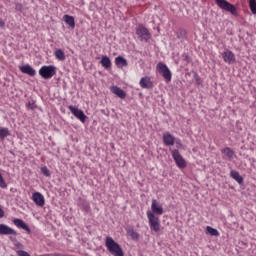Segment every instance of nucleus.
<instances>
[{"label": "nucleus", "mask_w": 256, "mask_h": 256, "mask_svg": "<svg viewBox=\"0 0 256 256\" xmlns=\"http://www.w3.org/2000/svg\"><path fill=\"white\" fill-rule=\"evenodd\" d=\"M175 137H173V135H171V133L166 132L163 134V141L164 144H166L168 147H171L173 145H175Z\"/></svg>", "instance_id": "nucleus-14"}, {"label": "nucleus", "mask_w": 256, "mask_h": 256, "mask_svg": "<svg viewBox=\"0 0 256 256\" xmlns=\"http://www.w3.org/2000/svg\"><path fill=\"white\" fill-rule=\"evenodd\" d=\"M206 231L209 235H212V237H219V231L211 226H207Z\"/></svg>", "instance_id": "nucleus-25"}, {"label": "nucleus", "mask_w": 256, "mask_h": 256, "mask_svg": "<svg viewBox=\"0 0 256 256\" xmlns=\"http://www.w3.org/2000/svg\"><path fill=\"white\" fill-rule=\"evenodd\" d=\"M174 144H176V147H177L178 149H181V147H183V144L181 143V140H179V139H177V138H175Z\"/></svg>", "instance_id": "nucleus-31"}, {"label": "nucleus", "mask_w": 256, "mask_h": 256, "mask_svg": "<svg viewBox=\"0 0 256 256\" xmlns=\"http://www.w3.org/2000/svg\"><path fill=\"white\" fill-rule=\"evenodd\" d=\"M100 64L102 67H104V69H111V59L109 56H102Z\"/></svg>", "instance_id": "nucleus-20"}, {"label": "nucleus", "mask_w": 256, "mask_h": 256, "mask_svg": "<svg viewBox=\"0 0 256 256\" xmlns=\"http://www.w3.org/2000/svg\"><path fill=\"white\" fill-rule=\"evenodd\" d=\"M32 201L38 206V207H43L45 205V196L41 194V192H35L32 195Z\"/></svg>", "instance_id": "nucleus-9"}, {"label": "nucleus", "mask_w": 256, "mask_h": 256, "mask_svg": "<svg viewBox=\"0 0 256 256\" xmlns=\"http://www.w3.org/2000/svg\"><path fill=\"white\" fill-rule=\"evenodd\" d=\"M63 21L70 27V29H75V18L70 15H64Z\"/></svg>", "instance_id": "nucleus-17"}, {"label": "nucleus", "mask_w": 256, "mask_h": 256, "mask_svg": "<svg viewBox=\"0 0 256 256\" xmlns=\"http://www.w3.org/2000/svg\"><path fill=\"white\" fill-rule=\"evenodd\" d=\"M54 55L58 61H65V52L63 50L58 49L54 52Z\"/></svg>", "instance_id": "nucleus-23"}, {"label": "nucleus", "mask_w": 256, "mask_h": 256, "mask_svg": "<svg viewBox=\"0 0 256 256\" xmlns=\"http://www.w3.org/2000/svg\"><path fill=\"white\" fill-rule=\"evenodd\" d=\"M0 235H17V232L6 224H0Z\"/></svg>", "instance_id": "nucleus-13"}, {"label": "nucleus", "mask_w": 256, "mask_h": 256, "mask_svg": "<svg viewBox=\"0 0 256 256\" xmlns=\"http://www.w3.org/2000/svg\"><path fill=\"white\" fill-rule=\"evenodd\" d=\"M13 223L19 229H24V231H27L28 233L31 232V230L29 229V226H27V224H25V222L23 220H21V219H14Z\"/></svg>", "instance_id": "nucleus-16"}, {"label": "nucleus", "mask_w": 256, "mask_h": 256, "mask_svg": "<svg viewBox=\"0 0 256 256\" xmlns=\"http://www.w3.org/2000/svg\"><path fill=\"white\" fill-rule=\"evenodd\" d=\"M222 153L227 157V159H233V155H235V152H233L231 148H224Z\"/></svg>", "instance_id": "nucleus-24"}, {"label": "nucleus", "mask_w": 256, "mask_h": 256, "mask_svg": "<svg viewBox=\"0 0 256 256\" xmlns=\"http://www.w3.org/2000/svg\"><path fill=\"white\" fill-rule=\"evenodd\" d=\"M21 73H24L25 75H29L30 77H35L37 75V71L31 67V65L26 64L24 66L19 67Z\"/></svg>", "instance_id": "nucleus-11"}, {"label": "nucleus", "mask_w": 256, "mask_h": 256, "mask_svg": "<svg viewBox=\"0 0 256 256\" xmlns=\"http://www.w3.org/2000/svg\"><path fill=\"white\" fill-rule=\"evenodd\" d=\"M0 187L1 189H7V183L5 182V179H3V175L0 173Z\"/></svg>", "instance_id": "nucleus-29"}, {"label": "nucleus", "mask_w": 256, "mask_h": 256, "mask_svg": "<svg viewBox=\"0 0 256 256\" xmlns=\"http://www.w3.org/2000/svg\"><path fill=\"white\" fill-rule=\"evenodd\" d=\"M183 58L186 63H189V61H191V58L189 57L188 54H183Z\"/></svg>", "instance_id": "nucleus-33"}, {"label": "nucleus", "mask_w": 256, "mask_h": 256, "mask_svg": "<svg viewBox=\"0 0 256 256\" xmlns=\"http://www.w3.org/2000/svg\"><path fill=\"white\" fill-rule=\"evenodd\" d=\"M193 79L196 81V83H201V77H199V74H197V72L193 73Z\"/></svg>", "instance_id": "nucleus-30"}, {"label": "nucleus", "mask_w": 256, "mask_h": 256, "mask_svg": "<svg viewBox=\"0 0 256 256\" xmlns=\"http://www.w3.org/2000/svg\"><path fill=\"white\" fill-rule=\"evenodd\" d=\"M57 74V67L53 65L42 66L39 70V75L42 79H52Z\"/></svg>", "instance_id": "nucleus-3"}, {"label": "nucleus", "mask_w": 256, "mask_h": 256, "mask_svg": "<svg viewBox=\"0 0 256 256\" xmlns=\"http://www.w3.org/2000/svg\"><path fill=\"white\" fill-rule=\"evenodd\" d=\"M106 247L108 251L111 253V255L114 256H124L123 249L121 246L113 240L111 237L106 238Z\"/></svg>", "instance_id": "nucleus-1"}, {"label": "nucleus", "mask_w": 256, "mask_h": 256, "mask_svg": "<svg viewBox=\"0 0 256 256\" xmlns=\"http://www.w3.org/2000/svg\"><path fill=\"white\" fill-rule=\"evenodd\" d=\"M146 215L148 217L151 231L159 233V231H161V222L159 221V217H157V215L153 214L151 211H147Z\"/></svg>", "instance_id": "nucleus-2"}, {"label": "nucleus", "mask_w": 256, "mask_h": 256, "mask_svg": "<svg viewBox=\"0 0 256 256\" xmlns=\"http://www.w3.org/2000/svg\"><path fill=\"white\" fill-rule=\"evenodd\" d=\"M140 86L143 89H151V87H152L151 80L149 78H142L140 80Z\"/></svg>", "instance_id": "nucleus-21"}, {"label": "nucleus", "mask_w": 256, "mask_h": 256, "mask_svg": "<svg viewBox=\"0 0 256 256\" xmlns=\"http://www.w3.org/2000/svg\"><path fill=\"white\" fill-rule=\"evenodd\" d=\"M156 69L158 73L162 75V77H164L165 81H168V82L171 81V77H172L171 70H169V67H167L165 63L159 62L156 66Z\"/></svg>", "instance_id": "nucleus-5"}, {"label": "nucleus", "mask_w": 256, "mask_h": 256, "mask_svg": "<svg viewBox=\"0 0 256 256\" xmlns=\"http://www.w3.org/2000/svg\"><path fill=\"white\" fill-rule=\"evenodd\" d=\"M136 35H138L141 41H148L149 39H151V33L147 28H145V26H139L136 29Z\"/></svg>", "instance_id": "nucleus-8"}, {"label": "nucleus", "mask_w": 256, "mask_h": 256, "mask_svg": "<svg viewBox=\"0 0 256 256\" xmlns=\"http://www.w3.org/2000/svg\"><path fill=\"white\" fill-rule=\"evenodd\" d=\"M115 63L117 67H127V60L122 56H118L115 58Z\"/></svg>", "instance_id": "nucleus-22"}, {"label": "nucleus", "mask_w": 256, "mask_h": 256, "mask_svg": "<svg viewBox=\"0 0 256 256\" xmlns=\"http://www.w3.org/2000/svg\"><path fill=\"white\" fill-rule=\"evenodd\" d=\"M171 155L179 169H185L187 167V163L183 156H181V153H179V150H171Z\"/></svg>", "instance_id": "nucleus-6"}, {"label": "nucleus", "mask_w": 256, "mask_h": 256, "mask_svg": "<svg viewBox=\"0 0 256 256\" xmlns=\"http://www.w3.org/2000/svg\"><path fill=\"white\" fill-rule=\"evenodd\" d=\"M151 209L153 215H163V206L155 199L152 200Z\"/></svg>", "instance_id": "nucleus-10"}, {"label": "nucleus", "mask_w": 256, "mask_h": 256, "mask_svg": "<svg viewBox=\"0 0 256 256\" xmlns=\"http://www.w3.org/2000/svg\"><path fill=\"white\" fill-rule=\"evenodd\" d=\"M222 59L231 65V63H235V54L231 50H226L222 53Z\"/></svg>", "instance_id": "nucleus-12"}, {"label": "nucleus", "mask_w": 256, "mask_h": 256, "mask_svg": "<svg viewBox=\"0 0 256 256\" xmlns=\"http://www.w3.org/2000/svg\"><path fill=\"white\" fill-rule=\"evenodd\" d=\"M0 27H5V21H3V19L0 18Z\"/></svg>", "instance_id": "nucleus-35"}, {"label": "nucleus", "mask_w": 256, "mask_h": 256, "mask_svg": "<svg viewBox=\"0 0 256 256\" xmlns=\"http://www.w3.org/2000/svg\"><path fill=\"white\" fill-rule=\"evenodd\" d=\"M230 177L234 179V181H236V183H238L239 185H243V176H241L239 172L232 170L230 172Z\"/></svg>", "instance_id": "nucleus-18"}, {"label": "nucleus", "mask_w": 256, "mask_h": 256, "mask_svg": "<svg viewBox=\"0 0 256 256\" xmlns=\"http://www.w3.org/2000/svg\"><path fill=\"white\" fill-rule=\"evenodd\" d=\"M16 9H21V4H17Z\"/></svg>", "instance_id": "nucleus-36"}, {"label": "nucleus", "mask_w": 256, "mask_h": 256, "mask_svg": "<svg viewBox=\"0 0 256 256\" xmlns=\"http://www.w3.org/2000/svg\"><path fill=\"white\" fill-rule=\"evenodd\" d=\"M17 254H18V256H31V255H29V253H27L23 250L18 251Z\"/></svg>", "instance_id": "nucleus-32"}, {"label": "nucleus", "mask_w": 256, "mask_h": 256, "mask_svg": "<svg viewBox=\"0 0 256 256\" xmlns=\"http://www.w3.org/2000/svg\"><path fill=\"white\" fill-rule=\"evenodd\" d=\"M9 129L7 128H0V137L1 139H5V137H9Z\"/></svg>", "instance_id": "nucleus-26"}, {"label": "nucleus", "mask_w": 256, "mask_h": 256, "mask_svg": "<svg viewBox=\"0 0 256 256\" xmlns=\"http://www.w3.org/2000/svg\"><path fill=\"white\" fill-rule=\"evenodd\" d=\"M249 7L253 15H256V0H249Z\"/></svg>", "instance_id": "nucleus-27"}, {"label": "nucleus", "mask_w": 256, "mask_h": 256, "mask_svg": "<svg viewBox=\"0 0 256 256\" xmlns=\"http://www.w3.org/2000/svg\"><path fill=\"white\" fill-rule=\"evenodd\" d=\"M5 216V212L3 211V209L0 208V219L3 218Z\"/></svg>", "instance_id": "nucleus-34"}, {"label": "nucleus", "mask_w": 256, "mask_h": 256, "mask_svg": "<svg viewBox=\"0 0 256 256\" xmlns=\"http://www.w3.org/2000/svg\"><path fill=\"white\" fill-rule=\"evenodd\" d=\"M69 111L76 117V119H79L81 123H85L87 121V115H85V112L83 110H80L79 108L75 106H68Z\"/></svg>", "instance_id": "nucleus-7"}, {"label": "nucleus", "mask_w": 256, "mask_h": 256, "mask_svg": "<svg viewBox=\"0 0 256 256\" xmlns=\"http://www.w3.org/2000/svg\"><path fill=\"white\" fill-rule=\"evenodd\" d=\"M215 2L220 9L227 11L228 13H231V15L237 17V8L235 5L227 2L226 0H215Z\"/></svg>", "instance_id": "nucleus-4"}, {"label": "nucleus", "mask_w": 256, "mask_h": 256, "mask_svg": "<svg viewBox=\"0 0 256 256\" xmlns=\"http://www.w3.org/2000/svg\"><path fill=\"white\" fill-rule=\"evenodd\" d=\"M126 232L127 235H129V237H131V239H133L134 241H137V239H139V233H137L135 229H133V227L128 226L126 228Z\"/></svg>", "instance_id": "nucleus-19"}, {"label": "nucleus", "mask_w": 256, "mask_h": 256, "mask_svg": "<svg viewBox=\"0 0 256 256\" xmlns=\"http://www.w3.org/2000/svg\"><path fill=\"white\" fill-rule=\"evenodd\" d=\"M41 173H43L45 177H51V173L49 172V169L46 166L41 168Z\"/></svg>", "instance_id": "nucleus-28"}, {"label": "nucleus", "mask_w": 256, "mask_h": 256, "mask_svg": "<svg viewBox=\"0 0 256 256\" xmlns=\"http://www.w3.org/2000/svg\"><path fill=\"white\" fill-rule=\"evenodd\" d=\"M110 90L114 95H116L120 99H125V97H127V93H125L123 89H121L119 86H112Z\"/></svg>", "instance_id": "nucleus-15"}]
</instances>
